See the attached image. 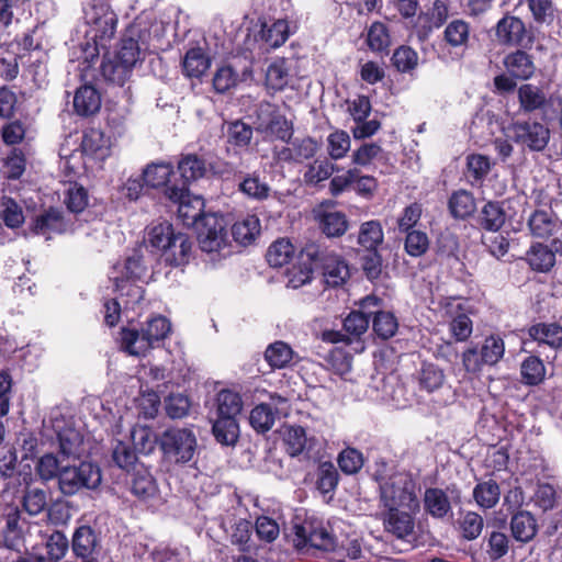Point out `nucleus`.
<instances>
[{
	"label": "nucleus",
	"instance_id": "f257e3e1",
	"mask_svg": "<svg viewBox=\"0 0 562 562\" xmlns=\"http://www.w3.org/2000/svg\"><path fill=\"white\" fill-rule=\"evenodd\" d=\"M178 204V217L187 227H193L202 251H218L227 244V221L224 215L204 212L205 201L187 189L180 199H168Z\"/></svg>",
	"mask_w": 562,
	"mask_h": 562
},
{
	"label": "nucleus",
	"instance_id": "f03ea898",
	"mask_svg": "<svg viewBox=\"0 0 562 562\" xmlns=\"http://www.w3.org/2000/svg\"><path fill=\"white\" fill-rule=\"evenodd\" d=\"M171 331V324L162 315L148 319L140 331L136 328L122 327L120 330L121 350L131 356H145L156 342L165 340Z\"/></svg>",
	"mask_w": 562,
	"mask_h": 562
},
{
	"label": "nucleus",
	"instance_id": "7ed1b4c3",
	"mask_svg": "<svg viewBox=\"0 0 562 562\" xmlns=\"http://www.w3.org/2000/svg\"><path fill=\"white\" fill-rule=\"evenodd\" d=\"M303 258L312 260L316 272L324 277V281L328 286H340L350 277L347 261L341 256L318 244H306Z\"/></svg>",
	"mask_w": 562,
	"mask_h": 562
},
{
	"label": "nucleus",
	"instance_id": "20e7f679",
	"mask_svg": "<svg viewBox=\"0 0 562 562\" xmlns=\"http://www.w3.org/2000/svg\"><path fill=\"white\" fill-rule=\"evenodd\" d=\"M162 458L175 464L191 462L198 449V439L192 428L169 427L159 435Z\"/></svg>",
	"mask_w": 562,
	"mask_h": 562
},
{
	"label": "nucleus",
	"instance_id": "39448f33",
	"mask_svg": "<svg viewBox=\"0 0 562 562\" xmlns=\"http://www.w3.org/2000/svg\"><path fill=\"white\" fill-rule=\"evenodd\" d=\"M78 464L66 462L59 473L58 488L65 496H72L82 490L97 488L102 480L98 464L77 459Z\"/></svg>",
	"mask_w": 562,
	"mask_h": 562
},
{
	"label": "nucleus",
	"instance_id": "423d86ee",
	"mask_svg": "<svg viewBox=\"0 0 562 562\" xmlns=\"http://www.w3.org/2000/svg\"><path fill=\"white\" fill-rule=\"evenodd\" d=\"M505 355V342L498 335L485 337L482 346L470 345L462 352V366L468 373L476 374L484 366H495Z\"/></svg>",
	"mask_w": 562,
	"mask_h": 562
},
{
	"label": "nucleus",
	"instance_id": "0eeeda50",
	"mask_svg": "<svg viewBox=\"0 0 562 562\" xmlns=\"http://www.w3.org/2000/svg\"><path fill=\"white\" fill-rule=\"evenodd\" d=\"M439 307L449 321V331L456 341H467L473 333V306L468 299L447 296L440 300Z\"/></svg>",
	"mask_w": 562,
	"mask_h": 562
},
{
	"label": "nucleus",
	"instance_id": "6e6552de",
	"mask_svg": "<svg viewBox=\"0 0 562 562\" xmlns=\"http://www.w3.org/2000/svg\"><path fill=\"white\" fill-rule=\"evenodd\" d=\"M293 535V542L297 549L311 547L327 552L336 549V537L317 518L306 517L295 522Z\"/></svg>",
	"mask_w": 562,
	"mask_h": 562
},
{
	"label": "nucleus",
	"instance_id": "1a4fd4ad",
	"mask_svg": "<svg viewBox=\"0 0 562 562\" xmlns=\"http://www.w3.org/2000/svg\"><path fill=\"white\" fill-rule=\"evenodd\" d=\"M209 162L203 156L195 153L181 154L177 161V186L169 188L167 199H180L193 182L206 177Z\"/></svg>",
	"mask_w": 562,
	"mask_h": 562
},
{
	"label": "nucleus",
	"instance_id": "9d476101",
	"mask_svg": "<svg viewBox=\"0 0 562 562\" xmlns=\"http://www.w3.org/2000/svg\"><path fill=\"white\" fill-rule=\"evenodd\" d=\"M257 131L279 139L284 143H289L294 134L293 122L288 120L284 114L281 113L279 105L265 101L259 104L257 112Z\"/></svg>",
	"mask_w": 562,
	"mask_h": 562
},
{
	"label": "nucleus",
	"instance_id": "9b49d317",
	"mask_svg": "<svg viewBox=\"0 0 562 562\" xmlns=\"http://www.w3.org/2000/svg\"><path fill=\"white\" fill-rule=\"evenodd\" d=\"M527 226L533 238L549 240L562 256V221L555 213L537 209L530 214Z\"/></svg>",
	"mask_w": 562,
	"mask_h": 562
},
{
	"label": "nucleus",
	"instance_id": "f8f14e48",
	"mask_svg": "<svg viewBox=\"0 0 562 562\" xmlns=\"http://www.w3.org/2000/svg\"><path fill=\"white\" fill-rule=\"evenodd\" d=\"M512 139L530 151H542L550 140V130L542 123L516 120L509 125Z\"/></svg>",
	"mask_w": 562,
	"mask_h": 562
},
{
	"label": "nucleus",
	"instance_id": "ddd939ff",
	"mask_svg": "<svg viewBox=\"0 0 562 562\" xmlns=\"http://www.w3.org/2000/svg\"><path fill=\"white\" fill-rule=\"evenodd\" d=\"M495 36L499 44L504 46H517L531 48L536 41L532 30H528L525 22L509 12L495 25Z\"/></svg>",
	"mask_w": 562,
	"mask_h": 562
},
{
	"label": "nucleus",
	"instance_id": "4468645a",
	"mask_svg": "<svg viewBox=\"0 0 562 562\" xmlns=\"http://www.w3.org/2000/svg\"><path fill=\"white\" fill-rule=\"evenodd\" d=\"M382 299L375 295H367L363 297L359 305V311H351L342 322L344 330L352 336L356 340V352H361L364 349V342L360 340V337L368 330L370 325V316L373 313V308H379L382 305Z\"/></svg>",
	"mask_w": 562,
	"mask_h": 562
},
{
	"label": "nucleus",
	"instance_id": "2eb2a0df",
	"mask_svg": "<svg viewBox=\"0 0 562 562\" xmlns=\"http://www.w3.org/2000/svg\"><path fill=\"white\" fill-rule=\"evenodd\" d=\"M424 510L434 519L443 520L452 516V503H461V491L456 484L440 487H427L424 493Z\"/></svg>",
	"mask_w": 562,
	"mask_h": 562
},
{
	"label": "nucleus",
	"instance_id": "dca6fc26",
	"mask_svg": "<svg viewBox=\"0 0 562 562\" xmlns=\"http://www.w3.org/2000/svg\"><path fill=\"white\" fill-rule=\"evenodd\" d=\"M472 27L471 24L460 18L448 22L443 29L440 46L450 54L461 58L471 45Z\"/></svg>",
	"mask_w": 562,
	"mask_h": 562
},
{
	"label": "nucleus",
	"instance_id": "f3484780",
	"mask_svg": "<svg viewBox=\"0 0 562 562\" xmlns=\"http://www.w3.org/2000/svg\"><path fill=\"white\" fill-rule=\"evenodd\" d=\"M381 501L385 508H419L418 498L409 481H387L380 486Z\"/></svg>",
	"mask_w": 562,
	"mask_h": 562
},
{
	"label": "nucleus",
	"instance_id": "a211bd4d",
	"mask_svg": "<svg viewBox=\"0 0 562 562\" xmlns=\"http://www.w3.org/2000/svg\"><path fill=\"white\" fill-rule=\"evenodd\" d=\"M265 53H267V48H265L258 31L247 27L236 32L231 55L245 60L244 70L250 69L256 57Z\"/></svg>",
	"mask_w": 562,
	"mask_h": 562
},
{
	"label": "nucleus",
	"instance_id": "6ab92c4d",
	"mask_svg": "<svg viewBox=\"0 0 562 562\" xmlns=\"http://www.w3.org/2000/svg\"><path fill=\"white\" fill-rule=\"evenodd\" d=\"M85 19L87 24L94 27L95 38L105 42L114 37L117 16L108 3L103 1L92 3L85 11Z\"/></svg>",
	"mask_w": 562,
	"mask_h": 562
},
{
	"label": "nucleus",
	"instance_id": "aec40b11",
	"mask_svg": "<svg viewBox=\"0 0 562 562\" xmlns=\"http://www.w3.org/2000/svg\"><path fill=\"white\" fill-rule=\"evenodd\" d=\"M71 548L74 554L82 562H99L101 540L99 533L89 525H81L76 528Z\"/></svg>",
	"mask_w": 562,
	"mask_h": 562
},
{
	"label": "nucleus",
	"instance_id": "412c9836",
	"mask_svg": "<svg viewBox=\"0 0 562 562\" xmlns=\"http://www.w3.org/2000/svg\"><path fill=\"white\" fill-rule=\"evenodd\" d=\"M68 224L65 220L64 212L54 206L45 209L32 218L30 228L35 235H43L50 238L52 235L64 234Z\"/></svg>",
	"mask_w": 562,
	"mask_h": 562
},
{
	"label": "nucleus",
	"instance_id": "4be33fe9",
	"mask_svg": "<svg viewBox=\"0 0 562 562\" xmlns=\"http://www.w3.org/2000/svg\"><path fill=\"white\" fill-rule=\"evenodd\" d=\"M559 251L551 244L535 241L525 254L524 260L531 271L537 273H549L557 263Z\"/></svg>",
	"mask_w": 562,
	"mask_h": 562
},
{
	"label": "nucleus",
	"instance_id": "5701e85b",
	"mask_svg": "<svg viewBox=\"0 0 562 562\" xmlns=\"http://www.w3.org/2000/svg\"><path fill=\"white\" fill-rule=\"evenodd\" d=\"M130 490L131 493L143 503L157 499L159 488L155 477L153 476L149 468L138 467L137 470L130 473Z\"/></svg>",
	"mask_w": 562,
	"mask_h": 562
},
{
	"label": "nucleus",
	"instance_id": "b1692460",
	"mask_svg": "<svg viewBox=\"0 0 562 562\" xmlns=\"http://www.w3.org/2000/svg\"><path fill=\"white\" fill-rule=\"evenodd\" d=\"M142 176L147 187L153 189L164 188L166 198L169 188L177 186L175 167L171 162H151L147 165Z\"/></svg>",
	"mask_w": 562,
	"mask_h": 562
},
{
	"label": "nucleus",
	"instance_id": "393cba45",
	"mask_svg": "<svg viewBox=\"0 0 562 562\" xmlns=\"http://www.w3.org/2000/svg\"><path fill=\"white\" fill-rule=\"evenodd\" d=\"M212 59L204 48L200 46L190 47L182 57L181 71L190 80H201L210 69Z\"/></svg>",
	"mask_w": 562,
	"mask_h": 562
},
{
	"label": "nucleus",
	"instance_id": "a878e982",
	"mask_svg": "<svg viewBox=\"0 0 562 562\" xmlns=\"http://www.w3.org/2000/svg\"><path fill=\"white\" fill-rule=\"evenodd\" d=\"M382 520L385 531L397 539H406L414 532V517L401 508H386V512L382 514Z\"/></svg>",
	"mask_w": 562,
	"mask_h": 562
},
{
	"label": "nucleus",
	"instance_id": "bb28decb",
	"mask_svg": "<svg viewBox=\"0 0 562 562\" xmlns=\"http://www.w3.org/2000/svg\"><path fill=\"white\" fill-rule=\"evenodd\" d=\"M102 104L100 91L91 83L81 85L75 91L74 111L81 117H89L97 114Z\"/></svg>",
	"mask_w": 562,
	"mask_h": 562
},
{
	"label": "nucleus",
	"instance_id": "cd10ccee",
	"mask_svg": "<svg viewBox=\"0 0 562 562\" xmlns=\"http://www.w3.org/2000/svg\"><path fill=\"white\" fill-rule=\"evenodd\" d=\"M503 65L508 74L521 81L531 79L536 72L533 56L525 49H516L506 54Z\"/></svg>",
	"mask_w": 562,
	"mask_h": 562
},
{
	"label": "nucleus",
	"instance_id": "c85d7f7f",
	"mask_svg": "<svg viewBox=\"0 0 562 562\" xmlns=\"http://www.w3.org/2000/svg\"><path fill=\"white\" fill-rule=\"evenodd\" d=\"M449 18V1L434 0L431 7L419 15L423 23L418 30L419 38H427L434 30H438L447 24Z\"/></svg>",
	"mask_w": 562,
	"mask_h": 562
},
{
	"label": "nucleus",
	"instance_id": "c756f323",
	"mask_svg": "<svg viewBox=\"0 0 562 562\" xmlns=\"http://www.w3.org/2000/svg\"><path fill=\"white\" fill-rule=\"evenodd\" d=\"M527 333L539 346H548L554 351L562 349V325L557 322L536 323L528 328Z\"/></svg>",
	"mask_w": 562,
	"mask_h": 562
},
{
	"label": "nucleus",
	"instance_id": "7c9ffc66",
	"mask_svg": "<svg viewBox=\"0 0 562 562\" xmlns=\"http://www.w3.org/2000/svg\"><path fill=\"white\" fill-rule=\"evenodd\" d=\"M519 112L531 114L546 110L548 99L542 88L532 83H522L517 89Z\"/></svg>",
	"mask_w": 562,
	"mask_h": 562
},
{
	"label": "nucleus",
	"instance_id": "2f4dec72",
	"mask_svg": "<svg viewBox=\"0 0 562 562\" xmlns=\"http://www.w3.org/2000/svg\"><path fill=\"white\" fill-rule=\"evenodd\" d=\"M193 243L191 238L181 232L175 235L172 245L162 252L166 265L170 267H180L188 265L191 259Z\"/></svg>",
	"mask_w": 562,
	"mask_h": 562
},
{
	"label": "nucleus",
	"instance_id": "473e14b6",
	"mask_svg": "<svg viewBox=\"0 0 562 562\" xmlns=\"http://www.w3.org/2000/svg\"><path fill=\"white\" fill-rule=\"evenodd\" d=\"M147 273V267L144 262V256L140 249H133L132 255L127 256L121 274L113 279L114 286L123 289L125 281H142Z\"/></svg>",
	"mask_w": 562,
	"mask_h": 562
},
{
	"label": "nucleus",
	"instance_id": "72a5a7b5",
	"mask_svg": "<svg viewBox=\"0 0 562 562\" xmlns=\"http://www.w3.org/2000/svg\"><path fill=\"white\" fill-rule=\"evenodd\" d=\"M237 190L252 201H265L270 196V186L261 179L258 171L244 172L237 183Z\"/></svg>",
	"mask_w": 562,
	"mask_h": 562
},
{
	"label": "nucleus",
	"instance_id": "f704fd0d",
	"mask_svg": "<svg viewBox=\"0 0 562 562\" xmlns=\"http://www.w3.org/2000/svg\"><path fill=\"white\" fill-rule=\"evenodd\" d=\"M23 481L25 488L21 498L22 509L30 516H36L47 508V493L42 488L31 486L33 481L31 472L24 475Z\"/></svg>",
	"mask_w": 562,
	"mask_h": 562
},
{
	"label": "nucleus",
	"instance_id": "c9c22d12",
	"mask_svg": "<svg viewBox=\"0 0 562 562\" xmlns=\"http://www.w3.org/2000/svg\"><path fill=\"white\" fill-rule=\"evenodd\" d=\"M258 32L267 52L282 46L291 34L289 22L285 19L276 20L271 24L263 22Z\"/></svg>",
	"mask_w": 562,
	"mask_h": 562
},
{
	"label": "nucleus",
	"instance_id": "e433bc0d",
	"mask_svg": "<svg viewBox=\"0 0 562 562\" xmlns=\"http://www.w3.org/2000/svg\"><path fill=\"white\" fill-rule=\"evenodd\" d=\"M512 536L516 541L526 543L531 541L538 531L537 520L527 510H519L510 518Z\"/></svg>",
	"mask_w": 562,
	"mask_h": 562
},
{
	"label": "nucleus",
	"instance_id": "4c0bfd02",
	"mask_svg": "<svg viewBox=\"0 0 562 562\" xmlns=\"http://www.w3.org/2000/svg\"><path fill=\"white\" fill-rule=\"evenodd\" d=\"M80 148L86 156L103 159L109 151V140L101 130L89 127L83 131Z\"/></svg>",
	"mask_w": 562,
	"mask_h": 562
},
{
	"label": "nucleus",
	"instance_id": "58836bf2",
	"mask_svg": "<svg viewBox=\"0 0 562 562\" xmlns=\"http://www.w3.org/2000/svg\"><path fill=\"white\" fill-rule=\"evenodd\" d=\"M304 247L297 256V262L286 270L288 286L299 289L313 280L316 268L312 265V260L303 258Z\"/></svg>",
	"mask_w": 562,
	"mask_h": 562
},
{
	"label": "nucleus",
	"instance_id": "ea45409f",
	"mask_svg": "<svg viewBox=\"0 0 562 562\" xmlns=\"http://www.w3.org/2000/svg\"><path fill=\"white\" fill-rule=\"evenodd\" d=\"M547 369L540 357L530 353L520 363V381L527 386H538L546 379Z\"/></svg>",
	"mask_w": 562,
	"mask_h": 562
},
{
	"label": "nucleus",
	"instance_id": "a19ab883",
	"mask_svg": "<svg viewBox=\"0 0 562 562\" xmlns=\"http://www.w3.org/2000/svg\"><path fill=\"white\" fill-rule=\"evenodd\" d=\"M476 209L473 194L464 189L453 191L448 200V210L453 218L465 220L470 217Z\"/></svg>",
	"mask_w": 562,
	"mask_h": 562
},
{
	"label": "nucleus",
	"instance_id": "79ce46f5",
	"mask_svg": "<svg viewBox=\"0 0 562 562\" xmlns=\"http://www.w3.org/2000/svg\"><path fill=\"white\" fill-rule=\"evenodd\" d=\"M506 221V213L503 204L498 201L485 203L479 214V225L488 232H498Z\"/></svg>",
	"mask_w": 562,
	"mask_h": 562
},
{
	"label": "nucleus",
	"instance_id": "37998d69",
	"mask_svg": "<svg viewBox=\"0 0 562 562\" xmlns=\"http://www.w3.org/2000/svg\"><path fill=\"white\" fill-rule=\"evenodd\" d=\"M294 355L289 344L277 340L266 348L265 360L272 370H280L291 366Z\"/></svg>",
	"mask_w": 562,
	"mask_h": 562
},
{
	"label": "nucleus",
	"instance_id": "c03bdc74",
	"mask_svg": "<svg viewBox=\"0 0 562 562\" xmlns=\"http://www.w3.org/2000/svg\"><path fill=\"white\" fill-rule=\"evenodd\" d=\"M112 460L121 470L126 473H132L144 467V463L138 461L137 451L130 442L117 440L112 450Z\"/></svg>",
	"mask_w": 562,
	"mask_h": 562
},
{
	"label": "nucleus",
	"instance_id": "a18cd8bd",
	"mask_svg": "<svg viewBox=\"0 0 562 562\" xmlns=\"http://www.w3.org/2000/svg\"><path fill=\"white\" fill-rule=\"evenodd\" d=\"M318 225L327 237H340L347 232L349 222L344 212L325 211L318 216Z\"/></svg>",
	"mask_w": 562,
	"mask_h": 562
},
{
	"label": "nucleus",
	"instance_id": "49530a36",
	"mask_svg": "<svg viewBox=\"0 0 562 562\" xmlns=\"http://www.w3.org/2000/svg\"><path fill=\"white\" fill-rule=\"evenodd\" d=\"M418 385L422 391L432 393L442 387L446 381L445 371L435 363L423 362L418 371Z\"/></svg>",
	"mask_w": 562,
	"mask_h": 562
},
{
	"label": "nucleus",
	"instance_id": "de8ad7c7",
	"mask_svg": "<svg viewBox=\"0 0 562 562\" xmlns=\"http://www.w3.org/2000/svg\"><path fill=\"white\" fill-rule=\"evenodd\" d=\"M260 228L259 218L256 215H247L233 224L232 236L236 243L247 246L260 234Z\"/></svg>",
	"mask_w": 562,
	"mask_h": 562
},
{
	"label": "nucleus",
	"instance_id": "09e8293b",
	"mask_svg": "<svg viewBox=\"0 0 562 562\" xmlns=\"http://www.w3.org/2000/svg\"><path fill=\"white\" fill-rule=\"evenodd\" d=\"M366 43L371 52L387 55L391 35L386 24L380 21L373 22L368 29Z\"/></svg>",
	"mask_w": 562,
	"mask_h": 562
},
{
	"label": "nucleus",
	"instance_id": "8fccbe9b",
	"mask_svg": "<svg viewBox=\"0 0 562 562\" xmlns=\"http://www.w3.org/2000/svg\"><path fill=\"white\" fill-rule=\"evenodd\" d=\"M67 460L63 457L59 459L52 452L41 456L35 463V472L43 482H49L57 479L59 482V473L65 468Z\"/></svg>",
	"mask_w": 562,
	"mask_h": 562
},
{
	"label": "nucleus",
	"instance_id": "3c124183",
	"mask_svg": "<svg viewBox=\"0 0 562 562\" xmlns=\"http://www.w3.org/2000/svg\"><path fill=\"white\" fill-rule=\"evenodd\" d=\"M501 497V487L495 480L479 482L473 488V498L483 509L495 507Z\"/></svg>",
	"mask_w": 562,
	"mask_h": 562
},
{
	"label": "nucleus",
	"instance_id": "603ef678",
	"mask_svg": "<svg viewBox=\"0 0 562 562\" xmlns=\"http://www.w3.org/2000/svg\"><path fill=\"white\" fill-rule=\"evenodd\" d=\"M277 413L270 404L260 403L250 411L249 424L258 434H266L273 427Z\"/></svg>",
	"mask_w": 562,
	"mask_h": 562
},
{
	"label": "nucleus",
	"instance_id": "864d4df0",
	"mask_svg": "<svg viewBox=\"0 0 562 562\" xmlns=\"http://www.w3.org/2000/svg\"><path fill=\"white\" fill-rule=\"evenodd\" d=\"M209 169L213 178L228 184H237L244 173L240 165L221 158L210 161Z\"/></svg>",
	"mask_w": 562,
	"mask_h": 562
},
{
	"label": "nucleus",
	"instance_id": "5fc2aeb1",
	"mask_svg": "<svg viewBox=\"0 0 562 562\" xmlns=\"http://www.w3.org/2000/svg\"><path fill=\"white\" fill-rule=\"evenodd\" d=\"M484 528L483 517L472 510L461 513L460 518L457 521V529L460 532L462 539L467 541H473L477 539Z\"/></svg>",
	"mask_w": 562,
	"mask_h": 562
},
{
	"label": "nucleus",
	"instance_id": "6e6d98bb",
	"mask_svg": "<svg viewBox=\"0 0 562 562\" xmlns=\"http://www.w3.org/2000/svg\"><path fill=\"white\" fill-rule=\"evenodd\" d=\"M131 440L133 448L137 453L149 454L159 446V436L148 426H134L131 430Z\"/></svg>",
	"mask_w": 562,
	"mask_h": 562
},
{
	"label": "nucleus",
	"instance_id": "4d7b16f0",
	"mask_svg": "<svg viewBox=\"0 0 562 562\" xmlns=\"http://www.w3.org/2000/svg\"><path fill=\"white\" fill-rule=\"evenodd\" d=\"M294 252L295 247L289 238H279L269 246L266 258L271 267L280 268L290 262Z\"/></svg>",
	"mask_w": 562,
	"mask_h": 562
},
{
	"label": "nucleus",
	"instance_id": "13d9d810",
	"mask_svg": "<svg viewBox=\"0 0 562 562\" xmlns=\"http://www.w3.org/2000/svg\"><path fill=\"white\" fill-rule=\"evenodd\" d=\"M384 234L382 225L376 220L361 224L358 234V244L366 250H374L383 243Z\"/></svg>",
	"mask_w": 562,
	"mask_h": 562
},
{
	"label": "nucleus",
	"instance_id": "bf43d9fd",
	"mask_svg": "<svg viewBox=\"0 0 562 562\" xmlns=\"http://www.w3.org/2000/svg\"><path fill=\"white\" fill-rule=\"evenodd\" d=\"M212 431L217 442L231 446L235 445L238 439L239 427L236 418L217 417L213 424Z\"/></svg>",
	"mask_w": 562,
	"mask_h": 562
},
{
	"label": "nucleus",
	"instance_id": "052dcab7",
	"mask_svg": "<svg viewBox=\"0 0 562 562\" xmlns=\"http://www.w3.org/2000/svg\"><path fill=\"white\" fill-rule=\"evenodd\" d=\"M282 439L286 453L290 457H297L303 453L306 447V430L300 425L285 426Z\"/></svg>",
	"mask_w": 562,
	"mask_h": 562
},
{
	"label": "nucleus",
	"instance_id": "680f3d73",
	"mask_svg": "<svg viewBox=\"0 0 562 562\" xmlns=\"http://www.w3.org/2000/svg\"><path fill=\"white\" fill-rule=\"evenodd\" d=\"M372 329L382 340L392 338L397 329L398 322L392 312L373 310Z\"/></svg>",
	"mask_w": 562,
	"mask_h": 562
},
{
	"label": "nucleus",
	"instance_id": "e2e57ef3",
	"mask_svg": "<svg viewBox=\"0 0 562 562\" xmlns=\"http://www.w3.org/2000/svg\"><path fill=\"white\" fill-rule=\"evenodd\" d=\"M59 453L69 461L70 458L79 459V448L82 445V436L75 428H65L57 432Z\"/></svg>",
	"mask_w": 562,
	"mask_h": 562
},
{
	"label": "nucleus",
	"instance_id": "0e129e2a",
	"mask_svg": "<svg viewBox=\"0 0 562 562\" xmlns=\"http://www.w3.org/2000/svg\"><path fill=\"white\" fill-rule=\"evenodd\" d=\"M64 203L70 213L80 214L89 205V192L82 184L70 182L65 192Z\"/></svg>",
	"mask_w": 562,
	"mask_h": 562
},
{
	"label": "nucleus",
	"instance_id": "69168bd1",
	"mask_svg": "<svg viewBox=\"0 0 562 562\" xmlns=\"http://www.w3.org/2000/svg\"><path fill=\"white\" fill-rule=\"evenodd\" d=\"M217 417H233L240 413L243 401L238 393L231 390H222L216 397Z\"/></svg>",
	"mask_w": 562,
	"mask_h": 562
},
{
	"label": "nucleus",
	"instance_id": "338daca9",
	"mask_svg": "<svg viewBox=\"0 0 562 562\" xmlns=\"http://www.w3.org/2000/svg\"><path fill=\"white\" fill-rule=\"evenodd\" d=\"M68 539L64 532L55 530L45 542V555L38 557V562H54L60 560L68 550Z\"/></svg>",
	"mask_w": 562,
	"mask_h": 562
},
{
	"label": "nucleus",
	"instance_id": "774afa93",
	"mask_svg": "<svg viewBox=\"0 0 562 562\" xmlns=\"http://www.w3.org/2000/svg\"><path fill=\"white\" fill-rule=\"evenodd\" d=\"M101 74L105 81L122 87L131 77L132 69L114 58L102 61Z\"/></svg>",
	"mask_w": 562,
	"mask_h": 562
}]
</instances>
